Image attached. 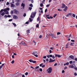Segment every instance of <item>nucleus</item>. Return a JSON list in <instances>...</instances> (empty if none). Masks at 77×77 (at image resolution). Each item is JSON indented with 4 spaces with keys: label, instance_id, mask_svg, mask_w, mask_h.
<instances>
[{
    "label": "nucleus",
    "instance_id": "f257e3e1",
    "mask_svg": "<svg viewBox=\"0 0 77 77\" xmlns=\"http://www.w3.org/2000/svg\"><path fill=\"white\" fill-rule=\"evenodd\" d=\"M47 71L48 73L50 74L52 72V67H50L48 68V69H47Z\"/></svg>",
    "mask_w": 77,
    "mask_h": 77
},
{
    "label": "nucleus",
    "instance_id": "f03ea898",
    "mask_svg": "<svg viewBox=\"0 0 77 77\" xmlns=\"http://www.w3.org/2000/svg\"><path fill=\"white\" fill-rule=\"evenodd\" d=\"M36 14V11H35L34 12H32L31 14V18H33V17H35Z\"/></svg>",
    "mask_w": 77,
    "mask_h": 77
},
{
    "label": "nucleus",
    "instance_id": "7ed1b4c3",
    "mask_svg": "<svg viewBox=\"0 0 77 77\" xmlns=\"http://www.w3.org/2000/svg\"><path fill=\"white\" fill-rule=\"evenodd\" d=\"M31 68H32V69H35V71H36L38 72L39 71V69H38V68H39V66H37L36 67H35V68L33 67L32 66H31Z\"/></svg>",
    "mask_w": 77,
    "mask_h": 77
},
{
    "label": "nucleus",
    "instance_id": "20e7f679",
    "mask_svg": "<svg viewBox=\"0 0 77 77\" xmlns=\"http://www.w3.org/2000/svg\"><path fill=\"white\" fill-rule=\"evenodd\" d=\"M32 54L36 57H38V53L37 51L34 52H33Z\"/></svg>",
    "mask_w": 77,
    "mask_h": 77
},
{
    "label": "nucleus",
    "instance_id": "39448f33",
    "mask_svg": "<svg viewBox=\"0 0 77 77\" xmlns=\"http://www.w3.org/2000/svg\"><path fill=\"white\" fill-rule=\"evenodd\" d=\"M14 12L15 13V14H17V15H18L19 14H20V12L16 10V9H14Z\"/></svg>",
    "mask_w": 77,
    "mask_h": 77
},
{
    "label": "nucleus",
    "instance_id": "423d86ee",
    "mask_svg": "<svg viewBox=\"0 0 77 77\" xmlns=\"http://www.w3.org/2000/svg\"><path fill=\"white\" fill-rule=\"evenodd\" d=\"M20 45H23L25 46L26 45V44L25 42H24L23 41L21 42L20 43Z\"/></svg>",
    "mask_w": 77,
    "mask_h": 77
},
{
    "label": "nucleus",
    "instance_id": "0eeeda50",
    "mask_svg": "<svg viewBox=\"0 0 77 77\" xmlns=\"http://www.w3.org/2000/svg\"><path fill=\"white\" fill-rule=\"evenodd\" d=\"M55 60H52V59L50 58V60L49 61V62H54L55 61Z\"/></svg>",
    "mask_w": 77,
    "mask_h": 77
},
{
    "label": "nucleus",
    "instance_id": "6e6552de",
    "mask_svg": "<svg viewBox=\"0 0 77 77\" xmlns=\"http://www.w3.org/2000/svg\"><path fill=\"white\" fill-rule=\"evenodd\" d=\"M13 17L14 19H18V17L15 15H14L13 16Z\"/></svg>",
    "mask_w": 77,
    "mask_h": 77
},
{
    "label": "nucleus",
    "instance_id": "1a4fd4ad",
    "mask_svg": "<svg viewBox=\"0 0 77 77\" xmlns=\"http://www.w3.org/2000/svg\"><path fill=\"white\" fill-rule=\"evenodd\" d=\"M21 6L23 7V8H25V4L22 3L21 4Z\"/></svg>",
    "mask_w": 77,
    "mask_h": 77
},
{
    "label": "nucleus",
    "instance_id": "9d476101",
    "mask_svg": "<svg viewBox=\"0 0 77 77\" xmlns=\"http://www.w3.org/2000/svg\"><path fill=\"white\" fill-rule=\"evenodd\" d=\"M51 36L53 38H56V35L54 34H51Z\"/></svg>",
    "mask_w": 77,
    "mask_h": 77
},
{
    "label": "nucleus",
    "instance_id": "9b49d317",
    "mask_svg": "<svg viewBox=\"0 0 77 77\" xmlns=\"http://www.w3.org/2000/svg\"><path fill=\"white\" fill-rule=\"evenodd\" d=\"M69 58H71L72 59H74V57L73 55H70L69 56Z\"/></svg>",
    "mask_w": 77,
    "mask_h": 77
},
{
    "label": "nucleus",
    "instance_id": "f8f14e48",
    "mask_svg": "<svg viewBox=\"0 0 77 77\" xmlns=\"http://www.w3.org/2000/svg\"><path fill=\"white\" fill-rule=\"evenodd\" d=\"M61 57V56L59 55L56 54L55 57Z\"/></svg>",
    "mask_w": 77,
    "mask_h": 77
},
{
    "label": "nucleus",
    "instance_id": "ddd939ff",
    "mask_svg": "<svg viewBox=\"0 0 77 77\" xmlns=\"http://www.w3.org/2000/svg\"><path fill=\"white\" fill-rule=\"evenodd\" d=\"M66 5L64 4L63 3L62 4V8H65Z\"/></svg>",
    "mask_w": 77,
    "mask_h": 77
},
{
    "label": "nucleus",
    "instance_id": "4468645a",
    "mask_svg": "<svg viewBox=\"0 0 77 77\" xmlns=\"http://www.w3.org/2000/svg\"><path fill=\"white\" fill-rule=\"evenodd\" d=\"M11 5V7H15V5L14 4H13V3H12L11 2L10 3Z\"/></svg>",
    "mask_w": 77,
    "mask_h": 77
},
{
    "label": "nucleus",
    "instance_id": "2eb2a0df",
    "mask_svg": "<svg viewBox=\"0 0 77 77\" xmlns=\"http://www.w3.org/2000/svg\"><path fill=\"white\" fill-rule=\"evenodd\" d=\"M73 65H74L75 66H74V69H75V70H76V71H77V67H76V66L75 65V64H73Z\"/></svg>",
    "mask_w": 77,
    "mask_h": 77
},
{
    "label": "nucleus",
    "instance_id": "dca6fc26",
    "mask_svg": "<svg viewBox=\"0 0 77 77\" xmlns=\"http://www.w3.org/2000/svg\"><path fill=\"white\" fill-rule=\"evenodd\" d=\"M20 5V3L19 2H17L16 3V6H19Z\"/></svg>",
    "mask_w": 77,
    "mask_h": 77
},
{
    "label": "nucleus",
    "instance_id": "f3484780",
    "mask_svg": "<svg viewBox=\"0 0 77 77\" xmlns=\"http://www.w3.org/2000/svg\"><path fill=\"white\" fill-rule=\"evenodd\" d=\"M27 33L29 34L30 33V29H28L26 31Z\"/></svg>",
    "mask_w": 77,
    "mask_h": 77
},
{
    "label": "nucleus",
    "instance_id": "a211bd4d",
    "mask_svg": "<svg viewBox=\"0 0 77 77\" xmlns=\"http://www.w3.org/2000/svg\"><path fill=\"white\" fill-rule=\"evenodd\" d=\"M68 7H67V6H66L65 8L64 9V11H65V12H66V10H67V8Z\"/></svg>",
    "mask_w": 77,
    "mask_h": 77
},
{
    "label": "nucleus",
    "instance_id": "6ab92c4d",
    "mask_svg": "<svg viewBox=\"0 0 77 77\" xmlns=\"http://www.w3.org/2000/svg\"><path fill=\"white\" fill-rule=\"evenodd\" d=\"M5 14V13L4 12H3L1 14V15H2V16H4Z\"/></svg>",
    "mask_w": 77,
    "mask_h": 77
},
{
    "label": "nucleus",
    "instance_id": "aec40b11",
    "mask_svg": "<svg viewBox=\"0 0 77 77\" xmlns=\"http://www.w3.org/2000/svg\"><path fill=\"white\" fill-rule=\"evenodd\" d=\"M37 21H40V17H39V16H38V17L37 18Z\"/></svg>",
    "mask_w": 77,
    "mask_h": 77
},
{
    "label": "nucleus",
    "instance_id": "412c9836",
    "mask_svg": "<svg viewBox=\"0 0 77 77\" xmlns=\"http://www.w3.org/2000/svg\"><path fill=\"white\" fill-rule=\"evenodd\" d=\"M74 66H71V65H70L69 66V67H70V68H74Z\"/></svg>",
    "mask_w": 77,
    "mask_h": 77
},
{
    "label": "nucleus",
    "instance_id": "4be33fe9",
    "mask_svg": "<svg viewBox=\"0 0 77 77\" xmlns=\"http://www.w3.org/2000/svg\"><path fill=\"white\" fill-rule=\"evenodd\" d=\"M5 14H9V12H8V11H6V12L5 13Z\"/></svg>",
    "mask_w": 77,
    "mask_h": 77
},
{
    "label": "nucleus",
    "instance_id": "5701e85b",
    "mask_svg": "<svg viewBox=\"0 0 77 77\" xmlns=\"http://www.w3.org/2000/svg\"><path fill=\"white\" fill-rule=\"evenodd\" d=\"M17 75H16L15 77H19L20 76V73L17 74Z\"/></svg>",
    "mask_w": 77,
    "mask_h": 77
},
{
    "label": "nucleus",
    "instance_id": "b1692460",
    "mask_svg": "<svg viewBox=\"0 0 77 77\" xmlns=\"http://www.w3.org/2000/svg\"><path fill=\"white\" fill-rule=\"evenodd\" d=\"M33 43H34V44H34V45H36V42H35V41H33Z\"/></svg>",
    "mask_w": 77,
    "mask_h": 77
},
{
    "label": "nucleus",
    "instance_id": "393cba45",
    "mask_svg": "<svg viewBox=\"0 0 77 77\" xmlns=\"http://www.w3.org/2000/svg\"><path fill=\"white\" fill-rule=\"evenodd\" d=\"M70 45H71V46H74V45H73V43L72 42L70 43Z\"/></svg>",
    "mask_w": 77,
    "mask_h": 77
},
{
    "label": "nucleus",
    "instance_id": "a878e982",
    "mask_svg": "<svg viewBox=\"0 0 77 77\" xmlns=\"http://www.w3.org/2000/svg\"><path fill=\"white\" fill-rule=\"evenodd\" d=\"M4 17L5 18H8V16H7V15H5L4 16Z\"/></svg>",
    "mask_w": 77,
    "mask_h": 77
},
{
    "label": "nucleus",
    "instance_id": "bb28decb",
    "mask_svg": "<svg viewBox=\"0 0 77 77\" xmlns=\"http://www.w3.org/2000/svg\"><path fill=\"white\" fill-rule=\"evenodd\" d=\"M29 9L30 11H31L32 9V8L29 7Z\"/></svg>",
    "mask_w": 77,
    "mask_h": 77
},
{
    "label": "nucleus",
    "instance_id": "cd10ccee",
    "mask_svg": "<svg viewBox=\"0 0 77 77\" xmlns=\"http://www.w3.org/2000/svg\"><path fill=\"white\" fill-rule=\"evenodd\" d=\"M72 14V17H74V18H75V15L73 14Z\"/></svg>",
    "mask_w": 77,
    "mask_h": 77
},
{
    "label": "nucleus",
    "instance_id": "c85d7f7f",
    "mask_svg": "<svg viewBox=\"0 0 77 77\" xmlns=\"http://www.w3.org/2000/svg\"><path fill=\"white\" fill-rule=\"evenodd\" d=\"M44 65V63H42L41 64H40V66H41V67H42V65Z\"/></svg>",
    "mask_w": 77,
    "mask_h": 77
},
{
    "label": "nucleus",
    "instance_id": "c756f323",
    "mask_svg": "<svg viewBox=\"0 0 77 77\" xmlns=\"http://www.w3.org/2000/svg\"><path fill=\"white\" fill-rule=\"evenodd\" d=\"M73 14L72 13H69V15L70 16V17H72V14Z\"/></svg>",
    "mask_w": 77,
    "mask_h": 77
},
{
    "label": "nucleus",
    "instance_id": "7c9ffc66",
    "mask_svg": "<svg viewBox=\"0 0 77 77\" xmlns=\"http://www.w3.org/2000/svg\"><path fill=\"white\" fill-rule=\"evenodd\" d=\"M42 38V36L41 35H40L39 36V38L41 39V38Z\"/></svg>",
    "mask_w": 77,
    "mask_h": 77
},
{
    "label": "nucleus",
    "instance_id": "2f4dec72",
    "mask_svg": "<svg viewBox=\"0 0 77 77\" xmlns=\"http://www.w3.org/2000/svg\"><path fill=\"white\" fill-rule=\"evenodd\" d=\"M20 0H16V2H20Z\"/></svg>",
    "mask_w": 77,
    "mask_h": 77
},
{
    "label": "nucleus",
    "instance_id": "473e14b6",
    "mask_svg": "<svg viewBox=\"0 0 77 77\" xmlns=\"http://www.w3.org/2000/svg\"><path fill=\"white\" fill-rule=\"evenodd\" d=\"M32 63H36V61L32 60Z\"/></svg>",
    "mask_w": 77,
    "mask_h": 77
},
{
    "label": "nucleus",
    "instance_id": "72a5a7b5",
    "mask_svg": "<svg viewBox=\"0 0 77 77\" xmlns=\"http://www.w3.org/2000/svg\"><path fill=\"white\" fill-rule=\"evenodd\" d=\"M23 16L24 17H25L26 16V13H24L23 14Z\"/></svg>",
    "mask_w": 77,
    "mask_h": 77
},
{
    "label": "nucleus",
    "instance_id": "f704fd0d",
    "mask_svg": "<svg viewBox=\"0 0 77 77\" xmlns=\"http://www.w3.org/2000/svg\"><path fill=\"white\" fill-rule=\"evenodd\" d=\"M57 16V14H55L53 16L54 18H55Z\"/></svg>",
    "mask_w": 77,
    "mask_h": 77
},
{
    "label": "nucleus",
    "instance_id": "c9c22d12",
    "mask_svg": "<svg viewBox=\"0 0 77 77\" xmlns=\"http://www.w3.org/2000/svg\"><path fill=\"white\" fill-rule=\"evenodd\" d=\"M4 11V10L2 9L1 10V11H0V12L1 13H2V12H3Z\"/></svg>",
    "mask_w": 77,
    "mask_h": 77
},
{
    "label": "nucleus",
    "instance_id": "e433bc0d",
    "mask_svg": "<svg viewBox=\"0 0 77 77\" xmlns=\"http://www.w3.org/2000/svg\"><path fill=\"white\" fill-rule=\"evenodd\" d=\"M29 6L30 7H33V5L32 4H31L29 5Z\"/></svg>",
    "mask_w": 77,
    "mask_h": 77
},
{
    "label": "nucleus",
    "instance_id": "4c0bfd02",
    "mask_svg": "<svg viewBox=\"0 0 77 77\" xmlns=\"http://www.w3.org/2000/svg\"><path fill=\"white\" fill-rule=\"evenodd\" d=\"M13 24L14 26H17V25L15 23H13Z\"/></svg>",
    "mask_w": 77,
    "mask_h": 77
},
{
    "label": "nucleus",
    "instance_id": "58836bf2",
    "mask_svg": "<svg viewBox=\"0 0 77 77\" xmlns=\"http://www.w3.org/2000/svg\"><path fill=\"white\" fill-rule=\"evenodd\" d=\"M29 21H30V22H32V19H31V18H29Z\"/></svg>",
    "mask_w": 77,
    "mask_h": 77
},
{
    "label": "nucleus",
    "instance_id": "ea45409f",
    "mask_svg": "<svg viewBox=\"0 0 77 77\" xmlns=\"http://www.w3.org/2000/svg\"><path fill=\"white\" fill-rule=\"evenodd\" d=\"M7 17H8V18H10V17H11V15H8L7 16Z\"/></svg>",
    "mask_w": 77,
    "mask_h": 77
},
{
    "label": "nucleus",
    "instance_id": "a19ab883",
    "mask_svg": "<svg viewBox=\"0 0 77 77\" xmlns=\"http://www.w3.org/2000/svg\"><path fill=\"white\" fill-rule=\"evenodd\" d=\"M36 27L37 28H38L39 27V24H37L36 25Z\"/></svg>",
    "mask_w": 77,
    "mask_h": 77
},
{
    "label": "nucleus",
    "instance_id": "79ce46f5",
    "mask_svg": "<svg viewBox=\"0 0 77 77\" xmlns=\"http://www.w3.org/2000/svg\"><path fill=\"white\" fill-rule=\"evenodd\" d=\"M39 12H40V13H43V11L42 10H41V11H39Z\"/></svg>",
    "mask_w": 77,
    "mask_h": 77
},
{
    "label": "nucleus",
    "instance_id": "37998d69",
    "mask_svg": "<svg viewBox=\"0 0 77 77\" xmlns=\"http://www.w3.org/2000/svg\"><path fill=\"white\" fill-rule=\"evenodd\" d=\"M3 11H4L5 12H6V11H7V10H6V8H5V9H4Z\"/></svg>",
    "mask_w": 77,
    "mask_h": 77
},
{
    "label": "nucleus",
    "instance_id": "c03bdc74",
    "mask_svg": "<svg viewBox=\"0 0 77 77\" xmlns=\"http://www.w3.org/2000/svg\"><path fill=\"white\" fill-rule=\"evenodd\" d=\"M10 4V3L8 2L6 3V5H9Z\"/></svg>",
    "mask_w": 77,
    "mask_h": 77
},
{
    "label": "nucleus",
    "instance_id": "a18cd8bd",
    "mask_svg": "<svg viewBox=\"0 0 77 77\" xmlns=\"http://www.w3.org/2000/svg\"><path fill=\"white\" fill-rule=\"evenodd\" d=\"M28 74H29V73H28V72H26L25 73V74L26 75H28Z\"/></svg>",
    "mask_w": 77,
    "mask_h": 77
},
{
    "label": "nucleus",
    "instance_id": "49530a36",
    "mask_svg": "<svg viewBox=\"0 0 77 77\" xmlns=\"http://www.w3.org/2000/svg\"><path fill=\"white\" fill-rule=\"evenodd\" d=\"M69 63H70V64H72V61H69Z\"/></svg>",
    "mask_w": 77,
    "mask_h": 77
},
{
    "label": "nucleus",
    "instance_id": "de8ad7c7",
    "mask_svg": "<svg viewBox=\"0 0 77 77\" xmlns=\"http://www.w3.org/2000/svg\"><path fill=\"white\" fill-rule=\"evenodd\" d=\"M11 14H13L14 13V11H13L12 10L11 11Z\"/></svg>",
    "mask_w": 77,
    "mask_h": 77
},
{
    "label": "nucleus",
    "instance_id": "09e8293b",
    "mask_svg": "<svg viewBox=\"0 0 77 77\" xmlns=\"http://www.w3.org/2000/svg\"><path fill=\"white\" fill-rule=\"evenodd\" d=\"M60 32H57V35H60Z\"/></svg>",
    "mask_w": 77,
    "mask_h": 77
},
{
    "label": "nucleus",
    "instance_id": "8fccbe9b",
    "mask_svg": "<svg viewBox=\"0 0 77 77\" xmlns=\"http://www.w3.org/2000/svg\"><path fill=\"white\" fill-rule=\"evenodd\" d=\"M40 6H41V7H42L43 6V4L42 3H41L40 4Z\"/></svg>",
    "mask_w": 77,
    "mask_h": 77
},
{
    "label": "nucleus",
    "instance_id": "3c124183",
    "mask_svg": "<svg viewBox=\"0 0 77 77\" xmlns=\"http://www.w3.org/2000/svg\"><path fill=\"white\" fill-rule=\"evenodd\" d=\"M14 62H15V61H14V60H13L11 62V63H14Z\"/></svg>",
    "mask_w": 77,
    "mask_h": 77
},
{
    "label": "nucleus",
    "instance_id": "603ef678",
    "mask_svg": "<svg viewBox=\"0 0 77 77\" xmlns=\"http://www.w3.org/2000/svg\"><path fill=\"white\" fill-rule=\"evenodd\" d=\"M57 63H55L54 64V66H57Z\"/></svg>",
    "mask_w": 77,
    "mask_h": 77
},
{
    "label": "nucleus",
    "instance_id": "864d4df0",
    "mask_svg": "<svg viewBox=\"0 0 77 77\" xmlns=\"http://www.w3.org/2000/svg\"><path fill=\"white\" fill-rule=\"evenodd\" d=\"M71 35L70 34L69 35V36L68 37H67V38H70V37H71Z\"/></svg>",
    "mask_w": 77,
    "mask_h": 77
},
{
    "label": "nucleus",
    "instance_id": "5fc2aeb1",
    "mask_svg": "<svg viewBox=\"0 0 77 77\" xmlns=\"http://www.w3.org/2000/svg\"><path fill=\"white\" fill-rule=\"evenodd\" d=\"M6 10H7V11H9V8H7Z\"/></svg>",
    "mask_w": 77,
    "mask_h": 77
},
{
    "label": "nucleus",
    "instance_id": "6e6d98bb",
    "mask_svg": "<svg viewBox=\"0 0 77 77\" xmlns=\"http://www.w3.org/2000/svg\"><path fill=\"white\" fill-rule=\"evenodd\" d=\"M69 62H67V63H66V65H69Z\"/></svg>",
    "mask_w": 77,
    "mask_h": 77
},
{
    "label": "nucleus",
    "instance_id": "4d7b16f0",
    "mask_svg": "<svg viewBox=\"0 0 77 77\" xmlns=\"http://www.w3.org/2000/svg\"><path fill=\"white\" fill-rule=\"evenodd\" d=\"M13 20V19H10L8 21H12Z\"/></svg>",
    "mask_w": 77,
    "mask_h": 77
},
{
    "label": "nucleus",
    "instance_id": "13d9d810",
    "mask_svg": "<svg viewBox=\"0 0 77 77\" xmlns=\"http://www.w3.org/2000/svg\"><path fill=\"white\" fill-rule=\"evenodd\" d=\"M71 42H75V40H71Z\"/></svg>",
    "mask_w": 77,
    "mask_h": 77
},
{
    "label": "nucleus",
    "instance_id": "bf43d9fd",
    "mask_svg": "<svg viewBox=\"0 0 77 77\" xmlns=\"http://www.w3.org/2000/svg\"><path fill=\"white\" fill-rule=\"evenodd\" d=\"M50 6V4L48 5H46V7L48 8V7H49Z\"/></svg>",
    "mask_w": 77,
    "mask_h": 77
},
{
    "label": "nucleus",
    "instance_id": "052dcab7",
    "mask_svg": "<svg viewBox=\"0 0 77 77\" xmlns=\"http://www.w3.org/2000/svg\"><path fill=\"white\" fill-rule=\"evenodd\" d=\"M47 57L48 58H50V55H47Z\"/></svg>",
    "mask_w": 77,
    "mask_h": 77
},
{
    "label": "nucleus",
    "instance_id": "680f3d73",
    "mask_svg": "<svg viewBox=\"0 0 77 77\" xmlns=\"http://www.w3.org/2000/svg\"><path fill=\"white\" fill-rule=\"evenodd\" d=\"M69 15V13H68L67 15L66 16V17H68V16Z\"/></svg>",
    "mask_w": 77,
    "mask_h": 77
},
{
    "label": "nucleus",
    "instance_id": "e2e57ef3",
    "mask_svg": "<svg viewBox=\"0 0 77 77\" xmlns=\"http://www.w3.org/2000/svg\"><path fill=\"white\" fill-rule=\"evenodd\" d=\"M33 60H29V61L30 62H32V61Z\"/></svg>",
    "mask_w": 77,
    "mask_h": 77
},
{
    "label": "nucleus",
    "instance_id": "0e129e2a",
    "mask_svg": "<svg viewBox=\"0 0 77 77\" xmlns=\"http://www.w3.org/2000/svg\"><path fill=\"white\" fill-rule=\"evenodd\" d=\"M46 58H47V57H46V56H45L43 57V58L44 59H46Z\"/></svg>",
    "mask_w": 77,
    "mask_h": 77
},
{
    "label": "nucleus",
    "instance_id": "69168bd1",
    "mask_svg": "<svg viewBox=\"0 0 77 77\" xmlns=\"http://www.w3.org/2000/svg\"><path fill=\"white\" fill-rule=\"evenodd\" d=\"M49 56H50V57H53V55H52L51 54L49 55Z\"/></svg>",
    "mask_w": 77,
    "mask_h": 77
},
{
    "label": "nucleus",
    "instance_id": "338daca9",
    "mask_svg": "<svg viewBox=\"0 0 77 77\" xmlns=\"http://www.w3.org/2000/svg\"><path fill=\"white\" fill-rule=\"evenodd\" d=\"M74 75H75V76H76V75H77V73H74Z\"/></svg>",
    "mask_w": 77,
    "mask_h": 77
},
{
    "label": "nucleus",
    "instance_id": "774afa93",
    "mask_svg": "<svg viewBox=\"0 0 77 77\" xmlns=\"http://www.w3.org/2000/svg\"><path fill=\"white\" fill-rule=\"evenodd\" d=\"M47 9H46L45 10V12H47Z\"/></svg>",
    "mask_w": 77,
    "mask_h": 77
}]
</instances>
